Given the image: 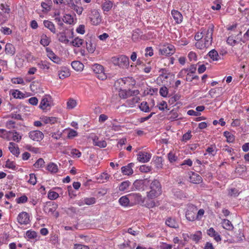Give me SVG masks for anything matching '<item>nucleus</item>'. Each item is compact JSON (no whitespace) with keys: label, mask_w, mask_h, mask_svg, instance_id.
Segmentation results:
<instances>
[{"label":"nucleus","mask_w":249,"mask_h":249,"mask_svg":"<svg viewBox=\"0 0 249 249\" xmlns=\"http://www.w3.org/2000/svg\"><path fill=\"white\" fill-rule=\"evenodd\" d=\"M214 25L210 24L207 27L202 28L195 36L196 41L195 46L197 49L203 50L209 47L212 43Z\"/></svg>","instance_id":"obj_1"},{"label":"nucleus","mask_w":249,"mask_h":249,"mask_svg":"<svg viewBox=\"0 0 249 249\" xmlns=\"http://www.w3.org/2000/svg\"><path fill=\"white\" fill-rule=\"evenodd\" d=\"M205 213V211L203 209L198 210L197 208L194 205H189L185 212L186 218L189 221L201 220Z\"/></svg>","instance_id":"obj_2"},{"label":"nucleus","mask_w":249,"mask_h":249,"mask_svg":"<svg viewBox=\"0 0 249 249\" xmlns=\"http://www.w3.org/2000/svg\"><path fill=\"white\" fill-rule=\"evenodd\" d=\"M149 184L150 190L146 193L148 198L152 199L158 197L161 194V185L159 180L154 179Z\"/></svg>","instance_id":"obj_3"},{"label":"nucleus","mask_w":249,"mask_h":249,"mask_svg":"<svg viewBox=\"0 0 249 249\" xmlns=\"http://www.w3.org/2000/svg\"><path fill=\"white\" fill-rule=\"evenodd\" d=\"M111 61L114 65L122 68H127L129 65V58L124 55L112 57Z\"/></svg>","instance_id":"obj_4"},{"label":"nucleus","mask_w":249,"mask_h":249,"mask_svg":"<svg viewBox=\"0 0 249 249\" xmlns=\"http://www.w3.org/2000/svg\"><path fill=\"white\" fill-rule=\"evenodd\" d=\"M53 105L52 96L49 94H46L42 98L39 107L42 110L47 111L50 110Z\"/></svg>","instance_id":"obj_5"},{"label":"nucleus","mask_w":249,"mask_h":249,"mask_svg":"<svg viewBox=\"0 0 249 249\" xmlns=\"http://www.w3.org/2000/svg\"><path fill=\"white\" fill-rule=\"evenodd\" d=\"M141 195L139 193H132L127 196H122L119 199V202L122 206L126 207L128 206L130 200H132L134 198L136 201H138L141 199Z\"/></svg>","instance_id":"obj_6"},{"label":"nucleus","mask_w":249,"mask_h":249,"mask_svg":"<svg viewBox=\"0 0 249 249\" xmlns=\"http://www.w3.org/2000/svg\"><path fill=\"white\" fill-rule=\"evenodd\" d=\"M175 51L174 46L169 43H165L160 45L159 49L160 54L166 56L174 54Z\"/></svg>","instance_id":"obj_7"},{"label":"nucleus","mask_w":249,"mask_h":249,"mask_svg":"<svg viewBox=\"0 0 249 249\" xmlns=\"http://www.w3.org/2000/svg\"><path fill=\"white\" fill-rule=\"evenodd\" d=\"M58 207V205L56 203L49 202L47 203L44 207L43 210L44 212L48 215H54L56 217L58 216L59 213L56 212Z\"/></svg>","instance_id":"obj_8"},{"label":"nucleus","mask_w":249,"mask_h":249,"mask_svg":"<svg viewBox=\"0 0 249 249\" xmlns=\"http://www.w3.org/2000/svg\"><path fill=\"white\" fill-rule=\"evenodd\" d=\"M160 73L159 76L157 78V82L158 84H164L167 82V79L171 75V72L169 71L166 69H160L159 70Z\"/></svg>","instance_id":"obj_9"},{"label":"nucleus","mask_w":249,"mask_h":249,"mask_svg":"<svg viewBox=\"0 0 249 249\" xmlns=\"http://www.w3.org/2000/svg\"><path fill=\"white\" fill-rule=\"evenodd\" d=\"M139 94L140 91L138 89H123L119 91V95L122 99H126L132 96H137Z\"/></svg>","instance_id":"obj_10"},{"label":"nucleus","mask_w":249,"mask_h":249,"mask_svg":"<svg viewBox=\"0 0 249 249\" xmlns=\"http://www.w3.org/2000/svg\"><path fill=\"white\" fill-rule=\"evenodd\" d=\"M92 69L94 73L97 74V77L102 80H105L107 78V75L104 72L103 67L99 64H94L92 67Z\"/></svg>","instance_id":"obj_11"},{"label":"nucleus","mask_w":249,"mask_h":249,"mask_svg":"<svg viewBox=\"0 0 249 249\" xmlns=\"http://www.w3.org/2000/svg\"><path fill=\"white\" fill-rule=\"evenodd\" d=\"M150 180L147 178L144 179H137L133 183L135 188L139 191H143L146 187L149 185Z\"/></svg>","instance_id":"obj_12"},{"label":"nucleus","mask_w":249,"mask_h":249,"mask_svg":"<svg viewBox=\"0 0 249 249\" xmlns=\"http://www.w3.org/2000/svg\"><path fill=\"white\" fill-rule=\"evenodd\" d=\"M17 221L20 225H27L30 221L29 214L25 212L20 213L17 216Z\"/></svg>","instance_id":"obj_13"},{"label":"nucleus","mask_w":249,"mask_h":249,"mask_svg":"<svg viewBox=\"0 0 249 249\" xmlns=\"http://www.w3.org/2000/svg\"><path fill=\"white\" fill-rule=\"evenodd\" d=\"M137 160L142 163L148 162L152 157V154L146 151H140L137 154Z\"/></svg>","instance_id":"obj_14"},{"label":"nucleus","mask_w":249,"mask_h":249,"mask_svg":"<svg viewBox=\"0 0 249 249\" xmlns=\"http://www.w3.org/2000/svg\"><path fill=\"white\" fill-rule=\"evenodd\" d=\"M189 175V181L194 184H199L201 183L202 181V177L198 174L190 171L188 173Z\"/></svg>","instance_id":"obj_15"},{"label":"nucleus","mask_w":249,"mask_h":249,"mask_svg":"<svg viewBox=\"0 0 249 249\" xmlns=\"http://www.w3.org/2000/svg\"><path fill=\"white\" fill-rule=\"evenodd\" d=\"M147 39H148V37L145 35H143L139 29H137L133 31L132 39L134 41H138L140 39L146 40Z\"/></svg>","instance_id":"obj_16"},{"label":"nucleus","mask_w":249,"mask_h":249,"mask_svg":"<svg viewBox=\"0 0 249 249\" xmlns=\"http://www.w3.org/2000/svg\"><path fill=\"white\" fill-rule=\"evenodd\" d=\"M29 136L33 141L40 142L43 139L44 135L40 131L35 130L30 132Z\"/></svg>","instance_id":"obj_17"},{"label":"nucleus","mask_w":249,"mask_h":249,"mask_svg":"<svg viewBox=\"0 0 249 249\" xmlns=\"http://www.w3.org/2000/svg\"><path fill=\"white\" fill-rule=\"evenodd\" d=\"M55 19L60 26L63 24V22L69 24H73L74 20L73 17H58Z\"/></svg>","instance_id":"obj_18"},{"label":"nucleus","mask_w":249,"mask_h":249,"mask_svg":"<svg viewBox=\"0 0 249 249\" xmlns=\"http://www.w3.org/2000/svg\"><path fill=\"white\" fill-rule=\"evenodd\" d=\"M46 52L47 53V56L53 62L60 64L61 63V59L58 56H57L51 49L46 48Z\"/></svg>","instance_id":"obj_19"},{"label":"nucleus","mask_w":249,"mask_h":249,"mask_svg":"<svg viewBox=\"0 0 249 249\" xmlns=\"http://www.w3.org/2000/svg\"><path fill=\"white\" fill-rule=\"evenodd\" d=\"M134 165V164L133 163H130L126 166H123L121 168V171L123 175L127 176L131 175L133 173L132 167Z\"/></svg>","instance_id":"obj_20"},{"label":"nucleus","mask_w":249,"mask_h":249,"mask_svg":"<svg viewBox=\"0 0 249 249\" xmlns=\"http://www.w3.org/2000/svg\"><path fill=\"white\" fill-rule=\"evenodd\" d=\"M122 78L125 88H129L136 84V81L132 77H125Z\"/></svg>","instance_id":"obj_21"},{"label":"nucleus","mask_w":249,"mask_h":249,"mask_svg":"<svg viewBox=\"0 0 249 249\" xmlns=\"http://www.w3.org/2000/svg\"><path fill=\"white\" fill-rule=\"evenodd\" d=\"M58 75L60 79H64L70 76L69 70L66 67H62L58 71Z\"/></svg>","instance_id":"obj_22"},{"label":"nucleus","mask_w":249,"mask_h":249,"mask_svg":"<svg viewBox=\"0 0 249 249\" xmlns=\"http://www.w3.org/2000/svg\"><path fill=\"white\" fill-rule=\"evenodd\" d=\"M46 170L52 174L57 173L59 170L58 165L53 162H50L47 164Z\"/></svg>","instance_id":"obj_23"},{"label":"nucleus","mask_w":249,"mask_h":249,"mask_svg":"<svg viewBox=\"0 0 249 249\" xmlns=\"http://www.w3.org/2000/svg\"><path fill=\"white\" fill-rule=\"evenodd\" d=\"M8 148L10 152L13 155H15L16 157H18L19 156L20 153L19 149L16 143L12 142H10L9 143Z\"/></svg>","instance_id":"obj_24"},{"label":"nucleus","mask_w":249,"mask_h":249,"mask_svg":"<svg viewBox=\"0 0 249 249\" xmlns=\"http://www.w3.org/2000/svg\"><path fill=\"white\" fill-rule=\"evenodd\" d=\"M207 233L208 235H209L211 237H213L214 239L217 242L220 241L221 240L220 235L217 232H216V231L213 228H210L209 229H208L207 230Z\"/></svg>","instance_id":"obj_25"},{"label":"nucleus","mask_w":249,"mask_h":249,"mask_svg":"<svg viewBox=\"0 0 249 249\" xmlns=\"http://www.w3.org/2000/svg\"><path fill=\"white\" fill-rule=\"evenodd\" d=\"M5 52L6 54L12 56L16 52V49L14 45L11 43H6L5 46Z\"/></svg>","instance_id":"obj_26"},{"label":"nucleus","mask_w":249,"mask_h":249,"mask_svg":"<svg viewBox=\"0 0 249 249\" xmlns=\"http://www.w3.org/2000/svg\"><path fill=\"white\" fill-rule=\"evenodd\" d=\"M134 97L130 99L127 100L125 102V106L129 107H133L135 105L138 103L140 100V98L137 96H133Z\"/></svg>","instance_id":"obj_27"},{"label":"nucleus","mask_w":249,"mask_h":249,"mask_svg":"<svg viewBox=\"0 0 249 249\" xmlns=\"http://www.w3.org/2000/svg\"><path fill=\"white\" fill-rule=\"evenodd\" d=\"M10 93L14 98L23 99L26 97L25 94L18 89H12Z\"/></svg>","instance_id":"obj_28"},{"label":"nucleus","mask_w":249,"mask_h":249,"mask_svg":"<svg viewBox=\"0 0 249 249\" xmlns=\"http://www.w3.org/2000/svg\"><path fill=\"white\" fill-rule=\"evenodd\" d=\"M222 227L228 231H232L233 229V226L231 222L228 219H223L221 221Z\"/></svg>","instance_id":"obj_29"},{"label":"nucleus","mask_w":249,"mask_h":249,"mask_svg":"<svg viewBox=\"0 0 249 249\" xmlns=\"http://www.w3.org/2000/svg\"><path fill=\"white\" fill-rule=\"evenodd\" d=\"M42 121L46 124H53L58 121V118L55 117L45 116L42 118Z\"/></svg>","instance_id":"obj_30"},{"label":"nucleus","mask_w":249,"mask_h":249,"mask_svg":"<svg viewBox=\"0 0 249 249\" xmlns=\"http://www.w3.org/2000/svg\"><path fill=\"white\" fill-rule=\"evenodd\" d=\"M166 225L173 228H178V224L176 220L174 218H172L171 217H169L165 221Z\"/></svg>","instance_id":"obj_31"},{"label":"nucleus","mask_w":249,"mask_h":249,"mask_svg":"<svg viewBox=\"0 0 249 249\" xmlns=\"http://www.w3.org/2000/svg\"><path fill=\"white\" fill-rule=\"evenodd\" d=\"M72 68L76 71H81L84 67V65L79 61H74L71 63Z\"/></svg>","instance_id":"obj_32"},{"label":"nucleus","mask_w":249,"mask_h":249,"mask_svg":"<svg viewBox=\"0 0 249 249\" xmlns=\"http://www.w3.org/2000/svg\"><path fill=\"white\" fill-rule=\"evenodd\" d=\"M84 39L79 37H75L71 42V44L75 47H80L84 43Z\"/></svg>","instance_id":"obj_33"},{"label":"nucleus","mask_w":249,"mask_h":249,"mask_svg":"<svg viewBox=\"0 0 249 249\" xmlns=\"http://www.w3.org/2000/svg\"><path fill=\"white\" fill-rule=\"evenodd\" d=\"M155 167L157 169H162L163 167V160L161 157L157 156L154 161Z\"/></svg>","instance_id":"obj_34"},{"label":"nucleus","mask_w":249,"mask_h":249,"mask_svg":"<svg viewBox=\"0 0 249 249\" xmlns=\"http://www.w3.org/2000/svg\"><path fill=\"white\" fill-rule=\"evenodd\" d=\"M202 238V232L200 231H196L194 234H191L190 238L196 243H198Z\"/></svg>","instance_id":"obj_35"},{"label":"nucleus","mask_w":249,"mask_h":249,"mask_svg":"<svg viewBox=\"0 0 249 249\" xmlns=\"http://www.w3.org/2000/svg\"><path fill=\"white\" fill-rule=\"evenodd\" d=\"M58 40L64 44H68L70 42V40L66 36V33L62 32L57 35Z\"/></svg>","instance_id":"obj_36"},{"label":"nucleus","mask_w":249,"mask_h":249,"mask_svg":"<svg viewBox=\"0 0 249 249\" xmlns=\"http://www.w3.org/2000/svg\"><path fill=\"white\" fill-rule=\"evenodd\" d=\"M114 87L116 90H118V91L123 89V88H125L123 78H121L115 81Z\"/></svg>","instance_id":"obj_37"},{"label":"nucleus","mask_w":249,"mask_h":249,"mask_svg":"<svg viewBox=\"0 0 249 249\" xmlns=\"http://www.w3.org/2000/svg\"><path fill=\"white\" fill-rule=\"evenodd\" d=\"M50 42V38L49 37H48L46 35L43 34L41 36L40 43L43 46L45 47L48 46Z\"/></svg>","instance_id":"obj_38"},{"label":"nucleus","mask_w":249,"mask_h":249,"mask_svg":"<svg viewBox=\"0 0 249 249\" xmlns=\"http://www.w3.org/2000/svg\"><path fill=\"white\" fill-rule=\"evenodd\" d=\"M208 55L213 61H217L220 58L217 52L214 49L209 52Z\"/></svg>","instance_id":"obj_39"},{"label":"nucleus","mask_w":249,"mask_h":249,"mask_svg":"<svg viewBox=\"0 0 249 249\" xmlns=\"http://www.w3.org/2000/svg\"><path fill=\"white\" fill-rule=\"evenodd\" d=\"M130 184V182L128 180L124 181L119 185V190L121 191H126L128 189Z\"/></svg>","instance_id":"obj_40"},{"label":"nucleus","mask_w":249,"mask_h":249,"mask_svg":"<svg viewBox=\"0 0 249 249\" xmlns=\"http://www.w3.org/2000/svg\"><path fill=\"white\" fill-rule=\"evenodd\" d=\"M44 25L45 27L49 29L52 33L53 34L55 33L56 29L53 22L49 20H44Z\"/></svg>","instance_id":"obj_41"},{"label":"nucleus","mask_w":249,"mask_h":249,"mask_svg":"<svg viewBox=\"0 0 249 249\" xmlns=\"http://www.w3.org/2000/svg\"><path fill=\"white\" fill-rule=\"evenodd\" d=\"M51 63L47 61H41L37 63V66L42 70H49L50 68Z\"/></svg>","instance_id":"obj_42"},{"label":"nucleus","mask_w":249,"mask_h":249,"mask_svg":"<svg viewBox=\"0 0 249 249\" xmlns=\"http://www.w3.org/2000/svg\"><path fill=\"white\" fill-rule=\"evenodd\" d=\"M224 136L227 139V142L229 143L233 142L235 140V136L230 132L225 131Z\"/></svg>","instance_id":"obj_43"},{"label":"nucleus","mask_w":249,"mask_h":249,"mask_svg":"<svg viewBox=\"0 0 249 249\" xmlns=\"http://www.w3.org/2000/svg\"><path fill=\"white\" fill-rule=\"evenodd\" d=\"M76 105V101L72 98L69 99L67 102V108L68 109H72L74 108Z\"/></svg>","instance_id":"obj_44"},{"label":"nucleus","mask_w":249,"mask_h":249,"mask_svg":"<svg viewBox=\"0 0 249 249\" xmlns=\"http://www.w3.org/2000/svg\"><path fill=\"white\" fill-rule=\"evenodd\" d=\"M236 36H233V35L229 36L227 39V43L232 46H234L237 44L238 41L236 38Z\"/></svg>","instance_id":"obj_45"},{"label":"nucleus","mask_w":249,"mask_h":249,"mask_svg":"<svg viewBox=\"0 0 249 249\" xmlns=\"http://www.w3.org/2000/svg\"><path fill=\"white\" fill-rule=\"evenodd\" d=\"M45 161L42 158L38 159L34 164V167L37 169H40L44 166Z\"/></svg>","instance_id":"obj_46"},{"label":"nucleus","mask_w":249,"mask_h":249,"mask_svg":"<svg viewBox=\"0 0 249 249\" xmlns=\"http://www.w3.org/2000/svg\"><path fill=\"white\" fill-rule=\"evenodd\" d=\"M139 108L142 111L144 112H149L150 111L147 103L145 101H143L141 103L139 106Z\"/></svg>","instance_id":"obj_47"},{"label":"nucleus","mask_w":249,"mask_h":249,"mask_svg":"<svg viewBox=\"0 0 249 249\" xmlns=\"http://www.w3.org/2000/svg\"><path fill=\"white\" fill-rule=\"evenodd\" d=\"M9 134H12L13 140L17 142H19L21 139V136L17 131H9Z\"/></svg>","instance_id":"obj_48"},{"label":"nucleus","mask_w":249,"mask_h":249,"mask_svg":"<svg viewBox=\"0 0 249 249\" xmlns=\"http://www.w3.org/2000/svg\"><path fill=\"white\" fill-rule=\"evenodd\" d=\"M93 143L95 145L98 146L100 147H105L107 145L105 141L99 140L98 139H96L95 138L93 139Z\"/></svg>","instance_id":"obj_49"},{"label":"nucleus","mask_w":249,"mask_h":249,"mask_svg":"<svg viewBox=\"0 0 249 249\" xmlns=\"http://www.w3.org/2000/svg\"><path fill=\"white\" fill-rule=\"evenodd\" d=\"M178 117V114L176 110H172L168 114V120L171 121H173L176 120Z\"/></svg>","instance_id":"obj_50"},{"label":"nucleus","mask_w":249,"mask_h":249,"mask_svg":"<svg viewBox=\"0 0 249 249\" xmlns=\"http://www.w3.org/2000/svg\"><path fill=\"white\" fill-rule=\"evenodd\" d=\"M209 155L214 156L216 154V148L215 145H212L206 150Z\"/></svg>","instance_id":"obj_51"},{"label":"nucleus","mask_w":249,"mask_h":249,"mask_svg":"<svg viewBox=\"0 0 249 249\" xmlns=\"http://www.w3.org/2000/svg\"><path fill=\"white\" fill-rule=\"evenodd\" d=\"M26 237L29 239H35L37 237V233L34 231L28 230L26 232Z\"/></svg>","instance_id":"obj_52"},{"label":"nucleus","mask_w":249,"mask_h":249,"mask_svg":"<svg viewBox=\"0 0 249 249\" xmlns=\"http://www.w3.org/2000/svg\"><path fill=\"white\" fill-rule=\"evenodd\" d=\"M91 24L93 25H97L102 21L101 17H91L90 18Z\"/></svg>","instance_id":"obj_53"},{"label":"nucleus","mask_w":249,"mask_h":249,"mask_svg":"<svg viewBox=\"0 0 249 249\" xmlns=\"http://www.w3.org/2000/svg\"><path fill=\"white\" fill-rule=\"evenodd\" d=\"M59 197V194L53 191L50 190L48 193V197L50 200H55Z\"/></svg>","instance_id":"obj_54"},{"label":"nucleus","mask_w":249,"mask_h":249,"mask_svg":"<svg viewBox=\"0 0 249 249\" xmlns=\"http://www.w3.org/2000/svg\"><path fill=\"white\" fill-rule=\"evenodd\" d=\"M81 152L77 149L73 148L71 151V155L73 158H80L81 156Z\"/></svg>","instance_id":"obj_55"},{"label":"nucleus","mask_w":249,"mask_h":249,"mask_svg":"<svg viewBox=\"0 0 249 249\" xmlns=\"http://www.w3.org/2000/svg\"><path fill=\"white\" fill-rule=\"evenodd\" d=\"M11 82L14 84H21L25 85V82L23 79L20 77H15L11 79Z\"/></svg>","instance_id":"obj_56"},{"label":"nucleus","mask_w":249,"mask_h":249,"mask_svg":"<svg viewBox=\"0 0 249 249\" xmlns=\"http://www.w3.org/2000/svg\"><path fill=\"white\" fill-rule=\"evenodd\" d=\"M84 201H85L84 203H85V204L90 205L95 203L96 198L94 197H85L84 198Z\"/></svg>","instance_id":"obj_57"},{"label":"nucleus","mask_w":249,"mask_h":249,"mask_svg":"<svg viewBox=\"0 0 249 249\" xmlns=\"http://www.w3.org/2000/svg\"><path fill=\"white\" fill-rule=\"evenodd\" d=\"M5 167L7 168L15 170L16 168V163L13 161L8 160L6 161Z\"/></svg>","instance_id":"obj_58"},{"label":"nucleus","mask_w":249,"mask_h":249,"mask_svg":"<svg viewBox=\"0 0 249 249\" xmlns=\"http://www.w3.org/2000/svg\"><path fill=\"white\" fill-rule=\"evenodd\" d=\"M159 93L161 96L166 97L168 93V89L166 87L163 86L160 88Z\"/></svg>","instance_id":"obj_59"},{"label":"nucleus","mask_w":249,"mask_h":249,"mask_svg":"<svg viewBox=\"0 0 249 249\" xmlns=\"http://www.w3.org/2000/svg\"><path fill=\"white\" fill-rule=\"evenodd\" d=\"M30 178L28 181V182L33 185H35L36 183V175L34 173L29 174Z\"/></svg>","instance_id":"obj_60"},{"label":"nucleus","mask_w":249,"mask_h":249,"mask_svg":"<svg viewBox=\"0 0 249 249\" xmlns=\"http://www.w3.org/2000/svg\"><path fill=\"white\" fill-rule=\"evenodd\" d=\"M167 104L166 102L162 101L157 104V107L161 111H164L165 108H167Z\"/></svg>","instance_id":"obj_61"},{"label":"nucleus","mask_w":249,"mask_h":249,"mask_svg":"<svg viewBox=\"0 0 249 249\" xmlns=\"http://www.w3.org/2000/svg\"><path fill=\"white\" fill-rule=\"evenodd\" d=\"M139 170L141 172L148 173L151 171L152 167L146 165H142L140 167Z\"/></svg>","instance_id":"obj_62"},{"label":"nucleus","mask_w":249,"mask_h":249,"mask_svg":"<svg viewBox=\"0 0 249 249\" xmlns=\"http://www.w3.org/2000/svg\"><path fill=\"white\" fill-rule=\"evenodd\" d=\"M28 201V197L25 195H23L20 197L16 199V202L18 204H22L27 202Z\"/></svg>","instance_id":"obj_63"},{"label":"nucleus","mask_w":249,"mask_h":249,"mask_svg":"<svg viewBox=\"0 0 249 249\" xmlns=\"http://www.w3.org/2000/svg\"><path fill=\"white\" fill-rule=\"evenodd\" d=\"M86 48L88 51L90 53H93L95 50V47L93 45L90 41L86 42Z\"/></svg>","instance_id":"obj_64"}]
</instances>
